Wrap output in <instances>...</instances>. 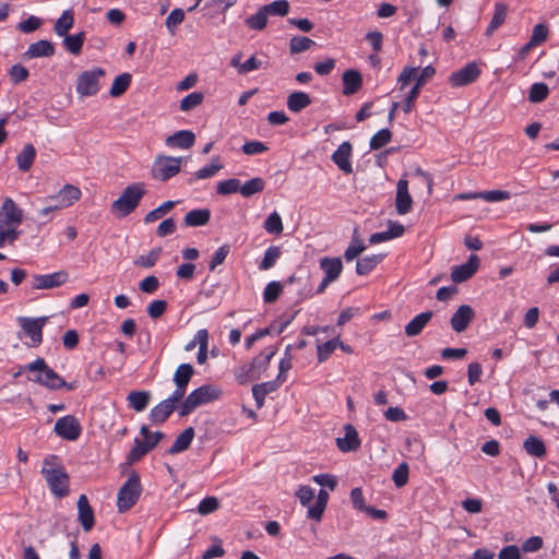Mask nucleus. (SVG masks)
<instances>
[{"label":"nucleus","mask_w":559,"mask_h":559,"mask_svg":"<svg viewBox=\"0 0 559 559\" xmlns=\"http://www.w3.org/2000/svg\"><path fill=\"white\" fill-rule=\"evenodd\" d=\"M40 473L56 497L63 498L69 495V475L64 466L57 462L56 455L44 459Z\"/></svg>","instance_id":"1"},{"label":"nucleus","mask_w":559,"mask_h":559,"mask_svg":"<svg viewBox=\"0 0 559 559\" xmlns=\"http://www.w3.org/2000/svg\"><path fill=\"white\" fill-rule=\"evenodd\" d=\"M276 346L265 347L250 364H245L236 369L235 377L240 384L260 379L269 368L272 358L276 355Z\"/></svg>","instance_id":"2"},{"label":"nucleus","mask_w":559,"mask_h":559,"mask_svg":"<svg viewBox=\"0 0 559 559\" xmlns=\"http://www.w3.org/2000/svg\"><path fill=\"white\" fill-rule=\"evenodd\" d=\"M223 395V391L219 386L214 384H204L190 392L182 401L178 408V415L180 417L188 416L197 407L217 401Z\"/></svg>","instance_id":"3"},{"label":"nucleus","mask_w":559,"mask_h":559,"mask_svg":"<svg viewBox=\"0 0 559 559\" xmlns=\"http://www.w3.org/2000/svg\"><path fill=\"white\" fill-rule=\"evenodd\" d=\"M145 193L143 182L129 185L123 189L120 197L111 203L110 212L118 217L128 216L138 207Z\"/></svg>","instance_id":"4"},{"label":"nucleus","mask_w":559,"mask_h":559,"mask_svg":"<svg viewBox=\"0 0 559 559\" xmlns=\"http://www.w3.org/2000/svg\"><path fill=\"white\" fill-rule=\"evenodd\" d=\"M24 369L31 372H39L35 378H29V380L50 390H58L66 385V381L46 364L44 358L38 357L33 362L25 365Z\"/></svg>","instance_id":"5"},{"label":"nucleus","mask_w":559,"mask_h":559,"mask_svg":"<svg viewBox=\"0 0 559 559\" xmlns=\"http://www.w3.org/2000/svg\"><path fill=\"white\" fill-rule=\"evenodd\" d=\"M141 493L140 476L136 472H132L118 491L117 507L119 512L122 513L130 510L136 503Z\"/></svg>","instance_id":"6"},{"label":"nucleus","mask_w":559,"mask_h":559,"mask_svg":"<svg viewBox=\"0 0 559 559\" xmlns=\"http://www.w3.org/2000/svg\"><path fill=\"white\" fill-rule=\"evenodd\" d=\"M106 71L100 67L83 71L76 80V93L81 98L95 96L99 90V80L104 78Z\"/></svg>","instance_id":"7"},{"label":"nucleus","mask_w":559,"mask_h":559,"mask_svg":"<svg viewBox=\"0 0 559 559\" xmlns=\"http://www.w3.org/2000/svg\"><path fill=\"white\" fill-rule=\"evenodd\" d=\"M181 157L158 155L152 166V177L159 181H167L179 174L181 169Z\"/></svg>","instance_id":"8"},{"label":"nucleus","mask_w":559,"mask_h":559,"mask_svg":"<svg viewBox=\"0 0 559 559\" xmlns=\"http://www.w3.org/2000/svg\"><path fill=\"white\" fill-rule=\"evenodd\" d=\"M47 317H38V318H29V317H19L17 322L21 328V332L19 333V337L27 336L31 338V347H37L43 342V329L47 322Z\"/></svg>","instance_id":"9"},{"label":"nucleus","mask_w":559,"mask_h":559,"mask_svg":"<svg viewBox=\"0 0 559 559\" xmlns=\"http://www.w3.org/2000/svg\"><path fill=\"white\" fill-rule=\"evenodd\" d=\"M319 264L320 269L324 273V277L317 288V294H322L331 283L335 282L340 277L343 271V262L338 257H324L320 259Z\"/></svg>","instance_id":"10"},{"label":"nucleus","mask_w":559,"mask_h":559,"mask_svg":"<svg viewBox=\"0 0 559 559\" xmlns=\"http://www.w3.org/2000/svg\"><path fill=\"white\" fill-rule=\"evenodd\" d=\"M53 431L64 440L75 441L82 433V426L75 416L66 415L57 419Z\"/></svg>","instance_id":"11"},{"label":"nucleus","mask_w":559,"mask_h":559,"mask_svg":"<svg viewBox=\"0 0 559 559\" xmlns=\"http://www.w3.org/2000/svg\"><path fill=\"white\" fill-rule=\"evenodd\" d=\"M165 435L162 431H156L152 435V438L140 440L134 439V445L130 450L127 456V462L133 464L140 461L145 454L152 451L158 443L164 439Z\"/></svg>","instance_id":"12"},{"label":"nucleus","mask_w":559,"mask_h":559,"mask_svg":"<svg viewBox=\"0 0 559 559\" xmlns=\"http://www.w3.org/2000/svg\"><path fill=\"white\" fill-rule=\"evenodd\" d=\"M23 222V211L11 198H5L0 207V227H14Z\"/></svg>","instance_id":"13"},{"label":"nucleus","mask_w":559,"mask_h":559,"mask_svg":"<svg viewBox=\"0 0 559 559\" xmlns=\"http://www.w3.org/2000/svg\"><path fill=\"white\" fill-rule=\"evenodd\" d=\"M480 75V69L476 62H468L462 69L451 73L449 82L453 87L465 86L475 82Z\"/></svg>","instance_id":"14"},{"label":"nucleus","mask_w":559,"mask_h":559,"mask_svg":"<svg viewBox=\"0 0 559 559\" xmlns=\"http://www.w3.org/2000/svg\"><path fill=\"white\" fill-rule=\"evenodd\" d=\"M69 280L67 271H58L51 274H36L33 276V288L34 289H52L60 287Z\"/></svg>","instance_id":"15"},{"label":"nucleus","mask_w":559,"mask_h":559,"mask_svg":"<svg viewBox=\"0 0 559 559\" xmlns=\"http://www.w3.org/2000/svg\"><path fill=\"white\" fill-rule=\"evenodd\" d=\"M475 316V311L469 305H461L451 317V328L456 333H462L473 322Z\"/></svg>","instance_id":"16"},{"label":"nucleus","mask_w":559,"mask_h":559,"mask_svg":"<svg viewBox=\"0 0 559 559\" xmlns=\"http://www.w3.org/2000/svg\"><path fill=\"white\" fill-rule=\"evenodd\" d=\"M479 266V259L476 254H471L467 262L453 267L451 280L454 283H462L471 278Z\"/></svg>","instance_id":"17"},{"label":"nucleus","mask_w":559,"mask_h":559,"mask_svg":"<svg viewBox=\"0 0 559 559\" xmlns=\"http://www.w3.org/2000/svg\"><path fill=\"white\" fill-rule=\"evenodd\" d=\"M353 146L348 141L343 142L332 154V160L334 164L344 173L352 174L353 166L350 163V156Z\"/></svg>","instance_id":"18"},{"label":"nucleus","mask_w":559,"mask_h":559,"mask_svg":"<svg viewBox=\"0 0 559 559\" xmlns=\"http://www.w3.org/2000/svg\"><path fill=\"white\" fill-rule=\"evenodd\" d=\"M413 199L408 192V181L400 179L396 185L395 207L400 215H405L412 210Z\"/></svg>","instance_id":"19"},{"label":"nucleus","mask_w":559,"mask_h":559,"mask_svg":"<svg viewBox=\"0 0 559 559\" xmlns=\"http://www.w3.org/2000/svg\"><path fill=\"white\" fill-rule=\"evenodd\" d=\"M511 194L506 190H490L479 192H465L454 197V200H476L481 199L487 202H498L510 199Z\"/></svg>","instance_id":"20"},{"label":"nucleus","mask_w":559,"mask_h":559,"mask_svg":"<svg viewBox=\"0 0 559 559\" xmlns=\"http://www.w3.org/2000/svg\"><path fill=\"white\" fill-rule=\"evenodd\" d=\"M78 519L84 532H90L95 523L94 511L90 506L87 497L81 495L78 499Z\"/></svg>","instance_id":"21"},{"label":"nucleus","mask_w":559,"mask_h":559,"mask_svg":"<svg viewBox=\"0 0 559 559\" xmlns=\"http://www.w3.org/2000/svg\"><path fill=\"white\" fill-rule=\"evenodd\" d=\"M345 436L336 439V445L342 452L356 451L360 447V440L356 428L347 424L344 427Z\"/></svg>","instance_id":"22"},{"label":"nucleus","mask_w":559,"mask_h":559,"mask_svg":"<svg viewBox=\"0 0 559 559\" xmlns=\"http://www.w3.org/2000/svg\"><path fill=\"white\" fill-rule=\"evenodd\" d=\"M343 94L353 95L357 93L362 86V76L357 70H346L343 75Z\"/></svg>","instance_id":"23"},{"label":"nucleus","mask_w":559,"mask_h":559,"mask_svg":"<svg viewBox=\"0 0 559 559\" xmlns=\"http://www.w3.org/2000/svg\"><path fill=\"white\" fill-rule=\"evenodd\" d=\"M55 55V46L51 41L41 39L28 46L24 57L28 59L51 57Z\"/></svg>","instance_id":"24"},{"label":"nucleus","mask_w":559,"mask_h":559,"mask_svg":"<svg viewBox=\"0 0 559 559\" xmlns=\"http://www.w3.org/2000/svg\"><path fill=\"white\" fill-rule=\"evenodd\" d=\"M194 141L195 135L192 131L180 130L167 136L166 145L169 147L190 148L194 144Z\"/></svg>","instance_id":"25"},{"label":"nucleus","mask_w":559,"mask_h":559,"mask_svg":"<svg viewBox=\"0 0 559 559\" xmlns=\"http://www.w3.org/2000/svg\"><path fill=\"white\" fill-rule=\"evenodd\" d=\"M432 316V311H425L417 314L405 325V334L409 337L419 335L424 328L431 320Z\"/></svg>","instance_id":"26"},{"label":"nucleus","mask_w":559,"mask_h":559,"mask_svg":"<svg viewBox=\"0 0 559 559\" xmlns=\"http://www.w3.org/2000/svg\"><path fill=\"white\" fill-rule=\"evenodd\" d=\"M194 436H195V431H194L193 427L186 428L176 438L173 445L168 449L167 453L170 455H174V454L186 451L190 447Z\"/></svg>","instance_id":"27"},{"label":"nucleus","mask_w":559,"mask_h":559,"mask_svg":"<svg viewBox=\"0 0 559 559\" xmlns=\"http://www.w3.org/2000/svg\"><path fill=\"white\" fill-rule=\"evenodd\" d=\"M211 211L209 209H197L185 215L183 224L188 227L204 226L210 222Z\"/></svg>","instance_id":"28"},{"label":"nucleus","mask_w":559,"mask_h":559,"mask_svg":"<svg viewBox=\"0 0 559 559\" xmlns=\"http://www.w3.org/2000/svg\"><path fill=\"white\" fill-rule=\"evenodd\" d=\"M287 108L292 112H300L311 104V97L305 92H293L287 97Z\"/></svg>","instance_id":"29"},{"label":"nucleus","mask_w":559,"mask_h":559,"mask_svg":"<svg viewBox=\"0 0 559 559\" xmlns=\"http://www.w3.org/2000/svg\"><path fill=\"white\" fill-rule=\"evenodd\" d=\"M176 408L165 399L150 412V419L154 424L165 423Z\"/></svg>","instance_id":"30"},{"label":"nucleus","mask_w":559,"mask_h":559,"mask_svg":"<svg viewBox=\"0 0 559 559\" xmlns=\"http://www.w3.org/2000/svg\"><path fill=\"white\" fill-rule=\"evenodd\" d=\"M384 253H378L359 259L356 263V273L358 275H366L370 273L384 259Z\"/></svg>","instance_id":"31"},{"label":"nucleus","mask_w":559,"mask_h":559,"mask_svg":"<svg viewBox=\"0 0 559 559\" xmlns=\"http://www.w3.org/2000/svg\"><path fill=\"white\" fill-rule=\"evenodd\" d=\"M277 388H278L277 381H269V382H263V383L253 385L252 386V395L255 400L257 407L261 408L264 404L265 396L269 393L276 391Z\"/></svg>","instance_id":"32"},{"label":"nucleus","mask_w":559,"mask_h":559,"mask_svg":"<svg viewBox=\"0 0 559 559\" xmlns=\"http://www.w3.org/2000/svg\"><path fill=\"white\" fill-rule=\"evenodd\" d=\"M150 400L151 393L148 391H131L127 396L129 406L135 412L144 411L147 407Z\"/></svg>","instance_id":"33"},{"label":"nucleus","mask_w":559,"mask_h":559,"mask_svg":"<svg viewBox=\"0 0 559 559\" xmlns=\"http://www.w3.org/2000/svg\"><path fill=\"white\" fill-rule=\"evenodd\" d=\"M523 449L527 454L534 457H544L546 455V447L544 441L536 437L530 436L523 442Z\"/></svg>","instance_id":"34"},{"label":"nucleus","mask_w":559,"mask_h":559,"mask_svg":"<svg viewBox=\"0 0 559 559\" xmlns=\"http://www.w3.org/2000/svg\"><path fill=\"white\" fill-rule=\"evenodd\" d=\"M36 150L33 144L24 145L16 156V164L20 170L28 171L35 160Z\"/></svg>","instance_id":"35"},{"label":"nucleus","mask_w":559,"mask_h":559,"mask_svg":"<svg viewBox=\"0 0 559 559\" xmlns=\"http://www.w3.org/2000/svg\"><path fill=\"white\" fill-rule=\"evenodd\" d=\"M329 497V492L325 489H320L316 503L308 509V516L320 521L326 508Z\"/></svg>","instance_id":"36"},{"label":"nucleus","mask_w":559,"mask_h":559,"mask_svg":"<svg viewBox=\"0 0 559 559\" xmlns=\"http://www.w3.org/2000/svg\"><path fill=\"white\" fill-rule=\"evenodd\" d=\"M131 81H132V76L130 73L124 72V73L119 74L118 76L115 78V80L112 82V85L109 90V95L115 98L123 95L127 92V90L129 88Z\"/></svg>","instance_id":"37"},{"label":"nucleus","mask_w":559,"mask_h":559,"mask_svg":"<svg viewBox=\"0 0 559 559\" xmlns=\"http://www.w3.org/2000/svg\"><path fill=\"white\" fill-rule=\"evenodd\" d=\"M74 23V14L71 10H66L62 12L60 17L56 21L53 31L58 36H66L68 32L71 29Z\"/></svg>","instance_id":"38"},{"label":"nucleus","mask_w":559,"mask_h":559,"mask_svg":"<svg viewBox=\"0 0 559 559\" xmlns=\"http://www.w3.org/2000/svg\"><path fill=\"white\" fill-rule=\"evenodd\" d=\"M194 374V368L190 364H181L179 365L174 373V383L175 385H183L188 386Z\"/></svg>","instance_id":"39"},{"label":"nucleus","mask_w":559,"mask_h":559,"mask_svg":"<svg viewBox=\"0 0 559 559\" xmlns=\"http://www.w3.org/2000/svg\"><path fill=\"white\" fill-rule=\"evenodd\" d=\"M508 8L503 3H496L493 16L486 29V35L491 36L493 32L504 23Z\"/></svg>","instance_id":"40"},{"label":"nucleus","mask_w":559,"mask_h":559,"mask_svg":"<svg viewBox=\"0 0 559 559\" xmlns=\"http://www.w3.org/2000/svg\"><path fill=\"white\" fill-rule=\"evenodd\" d=\"M264 188L265 181L260 177H255L246 181L243 185L240 183V194L243 198H250L255 193L262 192Z\"/></svg>","instance_id":"41"},{"label":"nucleus","mask_w":559,"mask_h":559,"mask_svg":"<svg viewBox=\"0 0 559 559\" xmlns=\"http://www.w3.org/2000/svg\"><path fill=\"white\" fill-rule=\"evenodd\" d=\"M85 40V33L81 32L76 35H66L63 45L66 49L72 55H79L82 50Z\"/></svg>","instance_id":"42"},{"label":"nucleus","mask_w":559,"mask_h":559,"mask_svg":"<svg viewBox=\"0 0 559 559\" xmlns=\"http://www.w3.org/2000/svg\"><path fill=\"white\" fill-rule=\"evenodd\" d=\"M267 17L269 16L265 11H263V8L261 7L255 14L248 16L245 23L248 28L252 31H262L267 25Z\"/></svg>","instance_id":"43"},{"label":"nucleus","mask_w":559,"mask_h":559,"mask_svg":"<svg viewBox=\"0 0 559 559\" xmlns=\"http://www.w3.org/2000/svg\"><path fill=\"white\" fill-rule=\"evenodd\" d=\"M58 198H61V205H72L81 198V191L78 187L66 185L59 192Z\"/></svg>","instance_id":"44"},{"label":"nucleus","mask_w":559,"mask_h":559,"mask_svg":"<svg viewBox=\"0 0 559 559\" xmlns=\"http://www.w3.org/2000/svg\"><path fill=\"white\" fill-rule=\"evenodd\" d=\"M314 41L306 36H294L289 40V52L292 55L304 52L310 49Z\"/></svg>","instance_id":"45"},{"label":"nucleus","mask_w":559,"mask_h":559,"mask_svg":"<svg viewBox=\"0 0 559 559\" xmlns=\"http://www.w3.org/2000/svg\"><path fill=\"white\" fill-rule=\"evenodd\" d=\"M160 252H162V248H154L147 254L139 255L133 261V264L135 266H140V267H143V269H151L158 261Z\"/></svg>","instance_id":"46"},{"label":"nucleus","mask_w":559,"mask_h":559,"mask_svg":"<svg viewBox=\"0 0 559 559\" xmlns=\"http://www.w3.org/2000/svg\"><path fill=\"white\" fill-rule=\"evenodd\" d=\"M266 15L285 16L289 12V3L287 0H276L271 3L262 5Z\"/></svg>","instance_id":"47"},{"label":"nucleus","mask_w":559,"mask_h":559,"mask_svg":"<svg viewBox=\"0 0 559 559\" xmlns=\"http://www.w3.org/2000/svg\"><path fill=\"white\" fill-rule=\"evenodd\" d=\"M223 168V164L219 160L218 156H214L211 159V164L209 166L200 168L194 177L197 179H207L215 176Z\"/></svg>","instance_id":"48"},{"label":"nucleus","mask_w":559,"mask_h":559,"mask_svg":"<svg viewBox=\"0 0 559 559\" xmlns=\"http://www.w3.org/2000/svg\"><path fill=\"white\" fill-rule=\"evenodd\" d=\"M549 88L545 83H534L528 92V100L538 104L548 97Z\"/></svg>","instance_id":"49"},{"label":"nucleus","mask_w":559,"mask_h":559,"mask_svg":"<svg viewBox=\"0 0 559 559\" xmlns=\"http://www.w3.org/2000/svg\"><path fill=\"white\" fill-rule=\"evenodd\" d=\"M204 94L202 92H192L185 96L180 102L181 111H190L202 104Z\"/></svg>","instance_id":"50"},{"label":"nucleus","mask_w":559,"mask_h":559,"mask_svg":"<svg viewBox=\"0 0 559 559\" xmlns=\"http://www.w3.org/2000/svg\"><path fill=\"white\" fill-rule=\"evenodd\" d=\"M356 233H357V230L355 229L352 242H350V245L347 247V249L344 252V258H345V260L347 262H349V261L354 260L355 258H357L366 249V246L356 236Z\"/></svg>","instance_id":"51"},{"label":"nucleus","mask_w":559,"mask_h":559,"mask_svg":"<svg viewBox=\"0 0 559 559\" xmlns=\"http://www.w3.org/2000/svg\"><path fill=\"white\" fill-rule=\"evenodd\" d=\"M175 204L176 203L174 201L164 202L158 207L150 211L145 215L144 223L148 224V223H152V222H155V221L162 218L165 214H167L169 211H171L174 209Z\"/></svg>","instance_id":"52"},{"label":"nucleus","mask_w":559,"mask_h":559,"mask_svg":"<svg viewBox=\"0 0 559 559\" xmlns=\"http://www.w3.org/2000/svg\"><path fill=\"white\" fill-rule=\"evenodd\" d=\"M281 249L277 246H271L266 249L264 257L259 265L260 270L266 271L271 269L281 255Z\"/></svg>","instance_id":"53"},{"label":"nucleus","mask_w":559,"mask_h":559,"mask_svg":"<svg viewBox=\"0 0 559 559\" xmlns=\"http://www.w3.org/2000/svg\"><path fill=\"white\" fill-rule=\"evenodd\" d=\"M338 343L340 338L335 337L322 344H318L317 353L319 362L326 360L330 357V355L337 348Z\"/></svg>","instance_id":"54"},{"label":"nucleus","mask_w":559,"mask_h":559,"mask_svg":"<svg viewBox=\"0 0 559 559\" xmlns=\"http://www.w3.org/2000/svg\"><path fill=\"white\" fill-rule=\"evenodd\" d=\"M269 234L278 235L283 231V223L281 215L277 212L271 213L263 225Z\"/></svg>","instance_id":"55"},{"label":"nucleus","mask_w":559,"mask_h":559,"mask_svg":"<svg viewBox=\"0 0 559 559\" xmlns=\"http://www.w3.org/2000/svg\"><path fill=\"white\" fill-rule=\"evenodd\" d=\"M216 192L221 195H228L236 192L240 193V180L230 178L219 181L216 187Z\"/></svg>","instance_id":"56"},{"label":"nucleus","mask_w":559,"mask_h":559,"mask_svg":"<svg viewBox=\"0 0 559 559\" xmlns=\"http://www.w3.org/2000/svg\"><path fill=\"white\" fill-rule=\"evenodd\" d=\"M392 139V133L389 129H381L370 139V148L379 150L386 145Z\"/></svg>","instance_id":"57"},{"label":"nucleus","mask_w":559,"mask_h":559,"mask_svg":"<svg viewBox=\"0 0 559 559\" xmlns=\"http://www.w3.org/2000/svg\"><path fill=\"white\" fill-rule=\"evenodd\" d=\"M283 290V286L280 282L269 283L263 292V299L266 304H272L277 300L278 296Z\"/></svg>","instance_id":"58"},{"label":"nucleus","mask_w":559,"mask_h":559,"mask_svg":"<svg viewBox=\"0 0 559 559\" xmlns=\"http://www.w3.org/2000/svg\"><path fill=\"white\" fill-rule=\"evenodd\" d=\"M408 465L407 463H401L393 472L392 479L397 488L405 486L408 481Z\"/></svg>","instance_id":"59"},{"label":"nucleus","mask_w":559,"mask_h":559,"mask_svg":"<svg viewBox=\"0 0 559 559\" xmlns=\"http://www.w3.org/2000/svg\"><path fill=\"white\" fill-rule=\"evenodd\" d=\"M219 508V501L216 497L210 496L201 500L198 506V513L201 515H207L215 512Z\"/></svg>","instance_id":"60"},{"label":"nucleus","mask_w":559,"mask_h":559,"mask_svg":"<svg viewBox=\"0 0 559 559\" xmlns=\"http://www.w3.org/2000/svg\"><path fill=\"white\" fill-rule=\"evenodd\" d=\"M229 245H223L222 247H219L212 255V259L209 263V269L211 271H214L218 265L223 264L225 259L229 254Z\"/></svg>","instance_id":"61"},{"label":"nucleus","mask_w":559,"mask_h":559,"mask_svg":"<svg viewBox=\"0 0 559 559\" xmlns=\"http://www.w3.org/2000/svg\"><path fill=\"white\" fill-rule=\"evenodd\" d=\"M185 20V12L182 9L173 10L166 19V26L171 34L175 33L176 27Z\"/></svg>","instance_id":"62"},{"label":"nucleus","mask_w":559,"mask_h":559,"mask_svg":"<svg viewBox=\"0 0 559 559\" xmlns=\"http://www.w3.org/2000/svg\"><path fill=\"white\" fill-rule=\"evenodd\" d=\"M28 70L22 64H13L9 71L10 80L14 84L24 82L28 78Z\"/></svg>","instance_id":"63"},{"label":"nucleus","mask_w":559,"mask_h":559,"mask_svg":"<svg viewBox=\"0 0 559 559\" xmlns=\"http://www.w3.org/2000/svg\"><path fill=\"white\" fill-rule=\"evenodd\" d=\"M498 559H528L521 555L520 548L515 545H509L503 547L499 554Z\"/></svg>","instance_id":"64"}]
</instances>
